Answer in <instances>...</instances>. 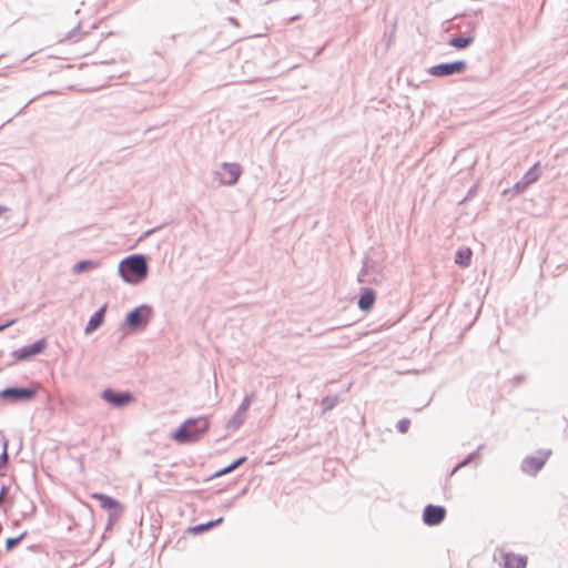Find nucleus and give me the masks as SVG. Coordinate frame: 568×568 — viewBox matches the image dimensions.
Segmentation results:
<instances>
[{"label": "nucleus", "mask_w": 568, "mask_h": 568, "mask_svg": "<svg viewBox=\"0 0 568 568\" xmlns=\"http://www.w3.org/2000/svg\"><path fill=\"white\" fill-rule=\"evenodd\" d=\"M528 186L526 184H523V180H520L519 182H517L513 190L516 194H519L521 192H524Z\"/></svg>", "instance_id": "nucleus-26"}, {"label": "nucleus", "mask_w": 568, "mask_h": 568, "mask_svg": "<svg viewBox=\"0 0 568 568\" xmlns=\"http://www.w3.org/2000/svg\"><path fill=\"white\" fill-rule=\"evenodd\" d=\"M474 42V37L470 34L455 36L449 40V44L455 49L462 50L467 48Z\"/></svg>", "instance_id": "nucleus-18"}, {"label": "nucleus", "mask_w": 568, "mask_h": 568, "mask_svg": "<svg viewBox=\"0 0 568 568\" xmlns=\"http://www.w3.org/2000/svg\"><path fill=\"white\" fill-rule=\"evenodd\" d=\"M338 403V397L337 396H326L322 399L321 402V406H322V409L323 412H328L331 409H333Z\"/></svg>", "instance_id": "nucleus-23"}, {"label": "nucleus", "mask_w": 568, "mask_h": 568, "mask_svg": "<svg viewBox=\"0 0 568 568\" xmlns=\"http://www.w3.org/2000/svg\"><path fill=\"white\" fill-rule=\"evenodd\" d=\"M551 455L550 449H539L534 455L526 456L520 465L523 473L535 476L544 467Z\"/></svg>", "instance_id": "nucleus-4"}, {"label": "nucleus", "mask_w": 568, "mask_h": 568, "mask_svg": "<svg viewBox=\"0 0 568 568\" xmlns=\"http://www.w3.org/2000/svg\"><path fill=\"white\" fill-rule=\"evenodd\" d=\"M3 450L8 452V440L4 436L0 435V455L3 453Z\"/></svg>", "instance_id": "nucleus-29"}, {"label": "nucleus", "mask_w": 568, "mask_h": 568, "mask_svg": "<svg viewBox=\"0 0 568 568\" xmlns=\"http://www.w3.org/2000/svg\"><path fill=\"white\" fill-rule=\"evenodd\" d=\"M91 497L98 500L100 503V507L105 510L121 509V504L108 495L102 493H94L91 495Z\"/></svg>", "instance_id": "nucleus-14"}, {"label": "nucleus", "mask_w": 568, "mask_h": 568, "mask_svg": "<svg viewBox=\"0 0 568 568\" xmlns=\"http://www.w3.org/2000/svg\"><path fill=\"white\" fill-rule=\"evenodd\" d=\"M27 532H22L21 535H19L18 537H12V538H8L6 540V550H11L14 546H17L21 540L22 538H24Z\"/></svg>", "instance_id": "nucleus-24"}, {"label": "nucleus", "mask_w": 568, "mask_h": 568, "mask_svg": "<svg viewBox=\"0 0 568 568\" xmlns=\"http://www.w3.org/2000/svg\"><path fill=\"white\" fill-rule=\"evenodd\" d=\"M222 521H223V518L220 517L215 520H211L205 524H199L196 526H193L190 528V531H192L193 534H201L205 530H209V529L215 527L216 525L221 524Z\"/></svg>", "instance_id": "nucleus-21"}, {"label": "nucleus", "mask_w": 568, "mask_h": 568, "mask_svg": "<svg viewBox=\"0 0 568 568\" xmlns=\"http://www.w3.org/2000/svg\"><path fill=\"white\" fill-rule=\"evenodd\" d=\"M37 395L34 387H7L0 390V398L13 403L30 402Z\"/></svg>", "instance_id": "nucleus-6"}, {"label": "nucleus", "mask_w": 568, "mask_h": 568, "mask_svg": "<svg viewBox=\"0 0 568 568\" xmlns=\"http://www.w3.org/2000/svg\"><path fill=\"white\" fill-rule=\"evenodd\" d=\"M97 265V263L92 260H82L74 264L72 271L74 274L82 273L89 268H92Z\"/></svg>", "instance_id": "nucleus-22"}, {"label": "nucleus", "mask_w": 568, "mask_h": 568, "mask_svg": "<svg viewBox=\"0 0 568 568\" xmlns=\"http://www.w3.org/2000/svg\"><path fill=\"white\" fill-rule=\"evenodd\" d=\"M7 210H8V209H7L6 206L0 205V216H1L4 212H7Z\"/></svg>", "instance_id": "nucleus-35"}, {"label": "nucleus", "mask_w": 568, "mask_h": 568, "mask_svg": "<svg viewBox=\"0 0 568 568\" xmlns=\"http://www.w3.org/2000/svg\"><path fill=\"white\" fill-rule=\"evenodd\" d=\"M409 425H410V420L407 418H403L397 422L396 428L399 433L404 434L408 430Z\"/></svg>", "instance_id": "nucleus-25"}, {"label": "nucleus", "mask_w": 568, "mask_h": 568, "mask_svg": "<svg viewBox=\"0 0 568 568\" xmlns=\"http://www.w3.org/2000/svg\"><path fill=\"white\" fill-rule=\"evenodd\" d=\"M245 460H246V457H245V456H242V457L237 458L236 460H234V466H236V468H237L239 466H241L242 464H244V463H245Z\"/></svg>", "instance_id": "nucleus-32"}, {"label": "nucleus", "mask_w": 568, "mask_h": 568, "mask_svg": "<svg viewBox=\"0 0 568 568\" xmlns=\"http://www.w3.org/2000/svg\"><path fill=\"white\" fill-rule=\"evenodd\" d=\"M539 163H536L532 165L523 176V184H526L529 186L530 184L535 183L539 179V170H538Z\"/></svg>", "instance_id": "nucleus-19"}, {"label": "nucleus", "mask_w": 568, "mask_h": 568, "mask_svg": "<svg viewBox=\"0 0 568 568\" xmlns=\"http://www.w3.org/2000/svg\"><path fill=\"white\" fill-rule=\"evenodd\" d=\"M446 509L443 506L427 505L423 511V521L427 526H437L444 521Z\"/></svg>", "instance_id": "nucleus-11"}, {"label": "nucleus", "mask_w": 568, "mask_h": 568, "mask_svg": "<svg viewBox=\"0 0 568 568\" xmlns=\"http://www.w3.org/2000/svg\"><path fill=\"white\" fill-rule=\"evenodd\" d=\"M254 398H255V393L247 394V395L243 398V400H242V403H241V404H243V405H245L246 407H248V408H250V406H251V404H252V402H253V399H254Z\"/></svg>", "instance_id": "nucleus-28"}, {"label": "nucleus", "mask_w": 568, "mask_h": 568, "mask_svg": "<svg viewBox=\"0 0 568 568\" xmlns=\"http://www.w3.org/2000/svg\"><path fill=\"white\" fill-rule=\"evenodd\" d=\"M8 462H9L8 452L3 450V453L0 455V470L7 466Z\"/></svg>", "instance_id": "nucleus-27"}, {"label": "nucleus", "mask_w": 568, "mask_h": 568, "mask_svg": "<svg viewBox=\"0 0 568 568\" xmlns=\"http://www.w3.org/2000/svg\"><path fill=\"white\" fill-rule=\"evenodd\" d=\"M247 409H248V407H246L243 404H240V406L237 407L234 415L230 418V420L227 423V428L233 429V430L240 428V426L244 422L245 414H246Z\"/></svg>", "instance_id": "nucleus-16"}, {"label": "nucleus", "mask_w": 568, "mask_h": 568, "mask_svg": "<svg viewBox=\"0 0 568 568\" xmlns=\"http://www.w3.org/2000/svg\"><path fill=\"white\" fill-rule=\"evenodd\" d=\"M78 29H79V26H78V27H75V28H73V29L69 32L68 38H69V39H73V38L75 37V33L78 32Z\"/></svg>", "instance_id": "nucleus-34"}, {"label": "nucleus", "mask_w": 568, "mask_h": 568, "mask_svg": "<svg viewBox=\"0 0 568 568\" xmlns=\"http://www.w3.org/2000/svg\"><path fill=\"white\" fill-rule=\"evenodd\" d=\"M484 448V445H479L478 448L469 453L463 460H460L450 471V476L455 475L459 469L470 465L471 463L479 460V452Z\"/></svg>", "instance_id": "nucleus-17"}, {"label": "nucleus", "mask_w": 568, "mask_h": 568, "mask_svg": "<svg viewBox=\"0 0 568 568\" xmlns=\"http://www.w3.org/2000/svg\"><path fill=\"white\" fill-rule=\"evenodd\" d=\"M242 174V168L237 163L224 162L219 170L214 172L215 179L224 185H234L240 175Z\"/></svg>", "instance_id": "nucleus-7"}, {"label": "nucleus", "mask_w": 568, "mask_h": 568, "mask_svg": "<svg viewBox=\"0 0 568 568\" xmlns=\"http://www.w3.org/2000/svg\"><path fill=\"white\" fill-rule=\"evenodd\" d=\"M384 266L373 257H365L363 267L358 273V282L362 284H378L384 280Z\"/></svg>", "instance_id": "nucleus-3"}, {"label": "nucleus", "mask_w": 568, "mask_h": 568, "mask_svg": "<svg viewBox=\"0 0 568 568\" xmlns=\"http://www.w3.org/2000/svg\"><path fill=\"white\" fill-rule=\"evenodd\" d=\"M227 467H229V469H230L231 471H232V470H234V469H236V466H234V462H233L232 464H230Z\"/></svg>", "instance_id": "nucleus-36"}, {"label": "nucleus", "mask_w": 568, "mask_h": 568, "mask_svg": "<svg viewBox=\"0 0 568 568\" xmlns=\"http://www.w3.org/2000/svg\"><path fill=\"white\" fill-rule=\"evenodd\" d=\"M467 63L464 60H457L453 62H444L435 64L428 69V73L436 78H446L454 74L464 72Z\"/></svg>", "instance_id": "nucleus-8"}, {"label": "nucleus", "mask_w": 568, "mask_h": 568, "mask_svg": "<svg viewBox=\"0 0 568 568\" xmlns=\"http://www.w3.org/2000/svg\"><path fill=\"white\" fill-rule=\"evenodd\" d=\"M152 316L151 306L143 304L130 311L125 317V325L131 329L144 328Z\"/></svg>", "instance_id": "nucleus-5"}, {"label": "nucleus", "mask_w": 568, "mask_h": 568, "mask_svg": "<svg viewBox=\"0 0 568 568\" xmlns=\"http://www.w3.org/2000/svg\"><path fill=\"white\" fill-rule=\"evenodd\" d=\"M118 271L125 283L139 284L148 276V260L143 254H132L119 263Z\"/></svg>", "instance_id": "nucleus-1"}, {"label": "nucleus", "mask_w": 568, "mask_h": 568, "mask_svg": "<svg viewBox=\"0 0 568 568\" xmlns=\"http://www.w3.org/2000/svg\"><path fill=\"white\" fill-rule=\"evenodd\" d=\"M209 430V420L205 417L186 419L172 435L173 439L181 444L196 442Z\"/></svg>", "instance_id": "nucleus-2"}, {"label": "nucleus", "mask_w": 568, "mask_h": 568, "mask_svg": "<svg viewBox=\"0 0 568 568\" xmlns=\"http://www.w3.org/2000/svg\"><path fill=\"white\" fill-rule=\"evenodd\" d=\"M105 310L106 305H103L97 312L93 313L84 328L85 334L93 333L103 324Z\"/></svg>", "instance_id": "nucleus-12"}, {"label": "nucleus", "mask_w": 568, "mask_h": 568, "mask_svg": "<svg viewBox=\"0 0 568 568\" xmlns=\"http://www.w3.org/2000/svg\"><path fill=\"white\" fill-rule=\"evenodd\" d=\"M45 347L47 342L44 338H41L30 345L13 351L12 356L18 361H27L38 354H41L45 349Z\"/></svg>", "instance_id": "nucleus-10"}, {"label": "nucleus", "mask_w": 568, "mask_h": 568, "mask_svg": "<svg viewBox=\"0 0 568 568\" xmlns=\"http://www.w3.org/2000/svg\"><path fill=\"white\" fill-rule=\"evenodd\" d=\"M375 300V293L372 288H362L358 298V307L362 311L367 312L374 306Z\"/></svg>", "instance_id": "nucleus-13"}, {"label": "nucleus", "mask_w": 568, "mask_h": 568, "mask_svg": "<svg viewBox=\"0 0 568 568\" xmlns=\"http://www.w3.org/2000/svg\"><path fill=\"white\" fill-rule=\"evenodd\" d=\"M101 397L115 408H122L133 400V395L130 392H116L112 388H105Z\"/></svg>", "instance_id": "nucleus-9"}, {"label": "nucleus", "mask_w": 568, "mask_h": 568, "mask_svg": "<svg viewBox=\"0 0 568 568\" xmlns=\"http://www.w3.org/2000/svg\"><path fill=\"white\" fill-rule=\"evenodd\" d=\"M229 473H231V470H230V469H229V467L226 466V467H224L223 469H221V470L216 471V473L214 474V477H220V476H223V475L229 474Z\"/></svg>", "instance_id": "nucleus-31"}, {"label": "nucleus", "mask_w": 568, "mask_h": 568, "mask_svg": "<svg viewBox=\"0 0 568 568\" xmlns=\"http://www.w3.org/2000/svg\"><path fill=\"white\" fill-rule=\"evenodd\" d=\"M471 261V251L469 248L458 250L455 255V263L460 266H468Z\"/></svg>", "instance_id": "nucleus-20"}, {"label": "nucleus", "mask_w": 568, "mask_h": 568, "mask_svg": "<svg viewBox=\"0 0 568 568\" xmlns=\"http://www.w3.org/2000/svg\"><path fill=\"white\" fill-rule=\"evenodd\" d=\"M161 227H155V229H151V230H148L145 231L141 236H140V241L149 237L151 234H153L156 230H160Z\"/></svg>", "instance_id": "nucleus-30"}, {"label": "nucleus", "mask_w": 568, "mask_h": 568, "mask_svg": "<svg viewBox=\"0 0 568 568\" xmlns=\"http://www.w3.org/2000/svg\"><path fill=\"white\" fill-rule=\"evenodd\" d=\"M13 323H14V321L11 320V321H8V322H6L3 324H0V332L3 331L4 328L11 326Z\"/></svg>", "instance_id": "nucleus-33"}, {"label": "nucleus", "mask_w": 568, "mask_h": 568, "mask_svg": "<svg viewBox=\"0 0 568 568\" xmlns=\"http://www.w3.org/2000/svg\"><path fill=\"white\" fill-rule=\"evenodd\" d=\"M527 559L524 556L508 552L504 556V568H526Z\"/></svg>", "instance_id": "nucleus-15"}]
</instances>
